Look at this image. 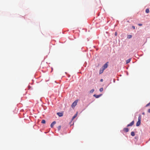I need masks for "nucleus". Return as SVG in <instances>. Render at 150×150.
<instances>
[{
  "mask_svg": "<svg viewBox=\"0 0 150 150\" xmlns=\"http://www.w3.org/2000/svg\"><path fill=\"white\" fill-rule=\"evenodd\" d=\"M77 101L76 100L71 105V107L72 108L74 107L77 105Z\"/></svg>",
  "mask_w": 150,
  "mask_h": 150,
  "instance_id": "nucleus-1",
  "label": "nucleus"
},
{
  "mask_svg": "<svg viewBox=\"0 0 150 150\" xmlns=\"http://www.w3.org/2000/svg\"><path fill=\"white\" fill-rule=\"evenodd\" d=\"M108 62L106 63L105 64H104V66L102 67V69H106L108 67Z\"/></svg>",
  "mask_w": 150,
  "mask_h": 150,
  "instance_id": "nucleus-2",
  "label": "nucleus"
},
{
  "mask_svg": "<svg viewBox=\"0 0 150 150\" xmlns=\"http://www.w3.org/2000/svg\"><path fill=\"white\" fill-rule=\"evenodd\" d=\"M134 121H133L130 123H129V124H128L127 125V127H129V126H132V125H134Z\"/></svg>",
  "mask_w": 150,
  "mask_h": 150,
  "instance_id": "nucleus-3",
  "label": "nucleus"
},
{
  "mask_svg": "<svg viewBox=\"0 0 150 150\" xmlns=\"http://www.w3.org/2000/svg\"><path fill=\"white\" fill-rule=\"evenodd\" d=\"M56 122L54 121L50 125V127L51 128H52L53 127V126L54 125H55L56 124Z\"/></svg>",
  "mask_w": 150,
  "mask_h": 150,
  "instance_id": "nucleus-4",
  "label": "nucleus"
},
{
  "mask_svg": "<svg viewBox=\"0 0 150 150\" xmlns=\"http://www.w3.org/2000/svg\"><path fill=\"white\" fill-rule=\"evenodd\" d=\"M141 122L140 121H138L137 122V123H136V126H139L140 125V124H141Z\"/></svg>",
  "mask_w": 150,
  "mask_h": 150,
  "instance_id": "nucleus-5",
  "label": "nucleus"
},
{
  "mask_svg": "<svg viewBox=\"0 0 150 150\" xmlns=\"http://www.w3.org/2000/svg\"><path fill=\"white\" fill-rule=\"evenodd\" d=\"M124 131L125 132H127L129 131V129L128 128H124L123 129Z\"/></svg>",
  "mask_w": 150,
  "mask_h": 150,
  "instance_id": "nucleus-6",
  "label": "nucleus"
},
{
  "mask_svg": "<svg viewBox=\"0 0 150 150\" xmlns=\"http://www.w3.org/2000/svg\"><path fill=\"white\" fill-rule=\"evenodd\" d=\"M101 96V95H96V94H94L93 95V96L95 97L96 98H99Z\"/></svg>",
  "mask_w": 150,
  "mask_h": 150,
  "instance_id": "nucleus-7",
  "label": "nucleus"
},
{
  "mask_svg": "<svg viewBox=\"0 0 150 150\" xmlns=\"http://www.w3.org/2000/svg\"><path fill=\"white\" fill-rule=\"evenodd\" d=\"M57 114L59 117H62V116H63V113H61V112H58L57 113Z\"/></svg>",
  "mask_w": 150,
  "mask_h": 150,
  "instance_id": "nucleus-8",
  "label": "nucleus"
},
{
  "mask_svg": "<svg viewBox=\"0 0 150 150\" xmlns=\"http://www.w3.org/2000/svg\"><path fill=\"white\" fill-rule=\"evenodd\" d=\"M141 118H142L141 115H139V117H138V121H141Z\"/></svg>",
  "mask_w": 150,
  "mask_h": 150,
  "instance_id": "nucleus-9",
  "label": "nucleus"
},
{
  "mask_svg": "<svg viewBox=\"0 0 150 150\" xmlns=\"http://www.w3.org/2000/svg\"><path fill=\"white\" fill-rule=\"evenodd\" d=\"M104 70V69H100L99 71L100 74H102Z\"/></svg>",
  "mask_w": 150,
  "mask_h": 150,
  "instance_id": "nucleus-10",
  "label": "nucleus"
},
{
  "mask_svg": "<svg viewBox=\"0 0 150 150\" xmlns=\"http://www.w3.org/2000/svg\"><path fill=\"white\" fill-rule=\"evenodd\" d=\"M132 35H128L127 36V38L128 39L131 38H132Z\"/></svg>",
  "mask_w": 150,
  "mask_h": 150,
  "instance_id": "nucleus-11",
  "label": "nucleus"
},
{
  "mask_svg": "<svg viewBox=\"0 0 150 150\" xmlns=\"http://www.w3.org/2000/svg\"><path fill=\"white\" fill-rule=\"evenodd\" d=\"M131 135L132 136H134L135 135L134 132H131Z\"/></svg>",
  "mask_w": 150,
  "mask_h": 150,
  "instance_id": "nucleus-12",
  "label": "nucleus"
},
{
  "mask_svg": "<svg viewBox=\"0 0 150 150\" xmlns=\"http://www.w3.org/2000/svg\"><path fill=\"white\" fill-rule=\"evenodd\" d=\"M131 60V59H128L126 61V63L128 64V63H129L130 62Z\"/></svg>",
  "mask_w": 150,
  "mask_h": 150,
  "instance_id": "nucleus-13",
  "label": "nucleus"
},
{
  "mask_svg": "<svg viewBox=\"0 0 150 150\" xmlns=\"http://www.w3.org/2000/svg\"><path fill=\"white\" fill-rule=\"evenodd\" d=\"M146 12L147 13H148L149 12V9L148 8H147L146 10Z\"/></svg>",
  "mask_w": 150,
  "mask_h": 150,
  "instance_id": "nucleus-14",
  "label": "nucleus"
},
{
  "mask_svg": "<svg viewBox=\"0 0 150 150\" xmlns=\"http://www.w3.org/2000/svg\"><path fill=\"white\" fill-rule=\"evenodd\" d=\"M77 114H76L72 117V119L73 120L77 116Z\"/></svg>",
  "mask_w": 150,
  "mask_h": 150,
  "instance_id": "nucleus-15",
  "label": "nucleus"
},
{
  "mask_svg": "<svg viewBox=\"0 0 150 150\" xmlns=\"http://www.w3.org/2000/svg\"><path fill=\"white\" fill-rule=\"evenodd\" d=\"M41 123L43 124H45V120H42Z\"/></svg>",
  "mask_w": 150,
  "mask_h": 150,
  "instance_id": "nucleus-16",
  "label": "nucleus"
},
{
  "mask_svg": "<svg viewBox=\"0 0 150 150\" xmlns=\"http://www.w3.org/2000/svg\"><path fill=\"white\" fill-rule=\"evenodd\" d=\"M61 128V126H60V125L59 126L57 127L58 130H60V129Z\"/></svg>",
  "mask_w": 150,
  "mask_h": 150,
  "instance_id": "nucleus-17",
  "label": "nucleus"
},
{
  "mask_svg": "<svg viewBox=\"0 0 150 150\" xmlns=\"http://www.w3.org/2000/svg\"><path fill=\"white\" fill-rule=\"evenodd\" d=\"M94 89H92V90H91L90 91V93H93L94 92Z\"/></svg>",
  "mask_w": 150,
  "mask_h": 150,
  "instance_id": "nucleus-18",
  "label": "nucleus"
},
{
  "mask_svg": "<svg viewBox=\"0 0 150 150\" xmlns=\"http://www.w3.org/2000/svg\"><path fill=\"white\" fill-rule=\"evenodd\" d=\"M103 89L102 88H100V92L102 91H103Z\"/></svg>",
  "mask_w": 150,
  "mask_h": 150,
  "instance_id": "nucleus-19",
  "label": "nucleus"
},
{
  "mask_svg": "<svg viewBox=\"0 0 150 150\" xmlns=\"http://www.w3.org/2000/svg\"><path fill=\"white\" fill-rule=\"evenodd\" d=\"M150 105V102L149 103L147 104L146 105V107H147L149 105Z\"/></svg>",
  "mask_w": 150,
  "mask_h": 150,
  "instance_id": "nucleus-20",
  "label": "nucleus"
},
{
  "mask_svg": "<svg viewBox=\"0 0 150 150\" xmlns=\"http://www.w3.org/2000/svg\"><path fill=\"white\" fill-rule=\"evenodd\" d=\"M132 28H133L134 29H135V26H132Z\"/></svg>",
  "mask_w": 150,
  "mask_h": 150,
  "instance_id": "nucleus-21",
  "label": "nucleus"
},
{
  "mask_svg": "<svg viewBox=\"0 0 150 150\" xmlns=\"http://www.w3.org/2000/svg\"><path fill=\"white\" fill-rule=\"evenodd\" d=\"M148 112L150 113V109H148Z\"/></svg>",
  "mask_w": 150,
  "mask_h": 150,
  "instance_id": "nucleus-22",
  "label": "nucleus"
},
{
  "mask_svg": "<svg viewBox=\"0 0 150 150\" xmlns=\"http://www.w3.org/2000/svg\"><path fill=\"white\" fill-rule=\"evenodd\" d=\"M138 25H139V26H142V24H139Z\"/></svg>",
  "mask_w": 150,
  "mask_h": 150,
  "instance_id": "nucleus-23",
  "label": "nucleus"
},
{
  "mask_svg": "<svg viewBox=\"0 0 150 150\" xmlns=\"http://www.w3.org/2000/svg\"><path fill=\"white\" fill-rule=\"evenodd\" d=\"M103 79H101L100 80V81L101 82H103Z\"/></svg>",
  "mask_w": 150,
  "mask_h": 150,
  "instance_id": "nucleus-24",
  "label": "nucleus"
},
{
  "mask_svg": "<svg viewBox=\"0 0 150 150\" xmlns=\"http://www.w3.org/2000/svg\"><path fill=\"white\" fill-rule=\"evenodd\" d=\"M115 36H116L117 35V32H115Z\"/></svg>",
  "mask_w": 150,
  "mask_h": 150,
  "instance_id": "nucleus-25",
  "label": "nucleus"
},
{
  "mask_svg": "<svg viewBox=\"0 0 150 150\" xmlns=\"http://www.w3.org/2000/svg\"><path fill=\"white\" fill-rule=\"evenodd\" d=\"M142 114H143V115H144V113H142Z\"/></svg>",
  "mask_w": 150,
  "mask_h": 150,
  "instance_id": "nucleus-26",
  "label": "nucleus"
}]
</instances>
